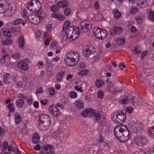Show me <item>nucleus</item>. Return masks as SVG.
I'll use <instances>...</instances> for the list:
<instances>
[{
	"label": "nucleus",
	"instance_id": "f257e3e1",
	"mask_svg": "<svg viewBox=\"0 0 154 154\" xmlns=\"http://www.w3.org/2000/svg\"><path fill=\"white\" fill-rule=\"evenodd\" d=\"M38 128L41 130H46L49 127L51 123L50 118L48 116L43 114L39 115Z\"/></svg>",
	"mask_w": 154,
	"mask_h": 154
},
{
	"label": "nucleus",
	"instance_id": "f03ea898",
	"mask_svg": "<svg viewBox=\"0 0 154 154\" xmlns=\"http://www.w3.org/2000/svg\"><path fill=\"white\" fill-rule=\"evenodd\" d=\"M92 25L90 21L84 20L80 23L79 27L77 28L79 32H86L89 31L92 28Z\"/></svg>",
	"mask_w": 154,
	"mask_h": 154
},
{
	"label": "nucleus",
	"instance_id": "7ed1b4c3",
	"mask_svg": "<svg viewBox=\"0 0 154 154\" xmlns=\"http://www.w3.org/2000/svg\"><path fill=\"white\" fill-rule=\"evenodd\" d=\"M142 130L141 125L140 123L132 122L131 124L129 131H126L128 133V135L130 134V132L132 134H137Z\"/></svg>",
	"mask_w": 154,
	"mask_h": 154
},
{
	"label": "nucleus",
	"instance_id": "20e7f679",
	"mask_svg": "<svg viewBox=\"0 0 154 154\" xmlns=\"http://www.w3.org/2000/svg\"><path fill=\"white\" fill-rule=\"evenodd\" d=\"M134 141L138 145L145 144L147 142V140L143 135H134Z\"/></svg>",
	"mask_w": 154,
	"mask_h": 154
},
{
	"label": "nucleus",
	"instance_id": "39448f33",
	"mask_svg": "<svg viewBox=\"0 0 154 154\" xmlns=\"http://www.w3.org/2000/svg\"><path fill=\"white\" fill-rule=\"evenodd\" d=\"M88 48L83 51V54L84 56L88 57L90 55L94 53L96 49L94 46L92 45L89 44L88 45Z\"/></svg>",
	"mask_w": 154,
	"mask_h": 154
},
{
	"label": "nucleus",
	"instance_id": "423d86ee",
	"mask_svg": "<svg viewBox=\"0 0 154 154\" xmlns=\"http://www.w3.org/2000/svg\"><path fill=\"white\" fill-rule=\"evenodd\" d=\"M65 63L67 66H73L76 64L77 60H75L69 57L67 55L64 58Z\"/></svg>",
	"mask_w": 154,
	"mask_h": 154
},
{
	"label": "nucleus",
	"instance_id": "0eeeda50",
	"mask_svg": "<svg viewBox=\"0 0 154 154\" xmlns=\"http://www.w3.org/2000/svg\"><path fill=\"white\" fill-rule=\"evenodd\" d=\"M25 60L20 61L17 63V66L20 69L24 71H27L28 70L29 67L28 64Z\"/></svg>",
	"mask_w": 154,
	"mask_h": 154
},
{
	"label": "nucleus",
	"instance_id": "6e6552de",
	"mask_svg": "<svg viewBox=\"0 0 154 154\" xmlns=\"http://www.w3.org/2000/svg\"><path fill=\"white\" fill-rule=\"evenodd\" d=\"M95 110L91 108H88L84 110L81 113L82 115L84 117H92L93 116Z\"/></svg>",
	"mask_w": 154,
	"mask_h": 154
},
{
	"label": "nucleus",
	"instance_id": "1a4fd4ad",
	"mask_svg": "<svg viewBox=\"0 0 154 154\" xmlns=\"http://www.w3.org/2000/svg\"><path fill=\"white\" fill-rule=\"evenodd\" d=\"M126 116L124 114L121 115H119L118 116L115 117L114 116L112 119L115 123L117 124H121L124 122L125 120Z\"/></svg>",
	"mask_w": 154,
	"mask_h": 154
},
{
	"label": "nucleus",
	"instance_id": "9d476101",
	"mask_svg": "<svg viewBox=\"0 0 154 154\" xmlns=\"http://www.w3.org/2000/svg\"><path fill=\"white\" fill-rule=\"evenodd\" d=\"M28 20L32 24H38L40 23L39 17L36 15L30 14L28 16Z\"/></svg>",
	"mask_w": 154,
	"mask_h": 154
},
{
	"label": "nucleus",
	"instance_id": "9b49d317",
	"mask_svg": "<svg viewBox=\"0 0 154 154\" xmlns=\"http://www.w3.org/2000/svg\"><path fill=\"white\" fill-rule=\"evenodd\" d=\"M67 55L69 57L75 60H77V63L78 62L79 58L78 53L75 51H70L67 53Z\"/></svg>",
	"mask_w": 154,
	"mask_h": 154
},
{
	"label": "nucleus",
	"instance_id": "f8f14e48",
	"mask_svg": "<svg viewBox=\"0 0 154 154\" xmlns=\"http://www.w3.org/2000/svg\"><path fill=\"white\" fill-rule=\"evenodd\" d=\"M54 147L49 144L43 145L42 147V152L41 154H47L50 151L53 150Z\"/></svg>",
	"mask_w": 154,
	"mask_h": 154
},
{
	"label": "nucleus",
	"instance_id": "ddd939ff",
	"mask_svg": "<svg viewBox=\"0 0 154 154\" xmlns=\"http://www.w3.org/2000/svg\"><path fill=\"white\" fill-rule=\"evenodd\" d=\"M77 28L75 27V29L73 27V26H70L68 29H66V32H65L67 36V39H69L71 38V35L77 29Z\"/></svg>",
	"mask_w": 154,
	"mask_h": 154
},
{
	"label": "nucleus",
	"instance_id": "4468645a",
	"mask_svg": "<svg viewBox=\"0 0 154 154\" xmlns=\"http://www.w3.org/2000/svg\"><path fill=\"white\" fill-rule=\"evenodd\" d=\"M115 137L120 142H124L129 139L130 135H115Z\"/></svg>",
	"mask_w": 154,
	"mask_h": 154
},
{
	"label": "nucleus",
	"instance_id": "2eb2a0df",
	"mask_svg": "<svg viewBox=\"0 0 154 154\" xmlns=\"http://www.w3.org/2000/svg\"><path fill=\"white\" fill-rule=\"evenodd\" d=\"M33 1L30 0L27 5V9L30 11L34 12H35L36 9L34 7Z\"/></svg>",
	"mask_w": 154,
	"mask_h": 154
},
{
	"label": "nucleus",
	"instance_id": "dca6fc26",
	"mask_svg": "<svg viewBox=\"0 0 154 154\" xmlns=\"http://www.w3.org/2000/svg\"><path fill=\"white\" fill-rule=\"evenodd\" d=\"M102 31V29H100L98 27H95L94 29L93 32L95 37L100 39L101 37V33Z\"/></svg>",
	"mask_w": 154,
	"mask_h": 154
},
{
	"label": "nucleus",
	"instance_id": "f3484780",
	"mask_svg": "<svg viewBox=\"0 0 154 154\" xmlns=\"http://www.w3.org/2000/svg\"><path fill=\"white\" fill-rule=\"evenodd\" d=\"M11 75L8 73H6L3 75V82L6 84L10 83Z\"/></svg>",
	"mask_w": 154,
	"mask_h": 154
},
{
	"label": "nucleus",
	"instance_id": "a211bd4d",
	"mask_svg": "<svg viewBox=\"0 0 154 154\" xmlns=\"http://www.w3.org/2000/svg\"><path fill=\"white\" fill-rule=\"evenodd\" d=\"M96 147V145L94 143L92 144L91 145L87 144L84 146V150L85 152H88L91 149H95Z\"/></svg>",
	"mask_w": 154,
	"mask_h": 154
},
{
	"label": "nucleus",
	"instance_id": "6ab92c4d",
	"mask_svg": "<svg viewBox=\"0 0 154 154\" xmlns=\"http://www.w3.org/2000/svg\"><path fill=\"white\" fill-rule=\"evenodd\" d=\"M137 4L138 6L142 8H146L147 5V1L146 0H142L139 1L137 2Z\"/></svg>",
	"mask_w": 154,
	"mask_h": 154
},
{
	"label": "nucleus",
	"instance_id": "aec40b11",
	"mask_svg": "<svg viewBox=\"0 0 154 154\" xmlns=\"http://www.w3.org/2000/svg\"><path fill=\"white\" fill-rule=\"evenodd\" d=\"M51 16L52 17L57 18L60 21L63 20L65 18V17L64 15H60L58 13H52Z\"/></svg>",
	"mask_w": 154,
	"mask_h": 154
},
{
	"label": "nucleus",
	"instance_id": "412c9836",
	"mask_svg": "<svg viewBox=\"0 0 154 154\" xmlns=\"http://www.w3.org/2000/svg\"><path fill=\"white\" fill-rule=\"evenodd\" d=\"M33 1L34 7L36 9V12L40 10L42 7L40 2L37 0H32Z\"/></svg>",
	"mask_w": 154,
	"mask_h": 154
},
{
	"label": "nucleus",
	"instance_id": "4be33fe9",
	"mask_svg": "<svg viewBox=\"0 0 154 154\" xmlns=\"http://www.w3.org/2000/svg\"><path fill=\"white\" fill-rule=\"evenodd\" d=\"M76 31L75 30V31L73 34H72L71 38H70L69 39L71 41H73L75 40L78 38L79 35L82 34V33L79 32L78 30Z\"/></svg>",
	"mask_w": 154,
	"mask_h": 154
},
{
	"label": "nucleus",
	"instance_id": "5701e85b",
	"mask_svg": "<svg viewBox=\"0 0 154 154\" xmlns=\"http://www.w3.org/2000/svg\"><path fill=\"white\" fill-rule=\"evenodd\" d=\"M66 73L65 71H61L58 73L57 77L56 80L58 82H60L62 79V77H64Z\"/></svg>",
	"mask_w": 154,
	"mask_h": 154
},
{
	"label": "nucleus",
	"instance_id": "b1692460",
	"mask_svg": "<svg viewBox=\"0 0 154 154\" xmlns=\"http://www.w3.org/2000/svg\"><path fill=\"white\" fill-rule=\"evenodd\" d=\"M68 5V2L66 1H60L57 3V6L63 8L67 7Z\"/></svg>",
	"mask_w": 154,
	"mask_h": 154
},
{
	"label": "nucleus",
	"instance_id": "393cba45",
	"mask_svg": "<svg viewBox=\"0 0 154 154\" xmlns=\"http://www.w3.org/2000/svg\"><path fill=\"white\" fill-rule=\"evenodd\" d=\"M25 44L23 37L22 35L19 36L18 38V44L20 48H23Z\"/></svg>",
	"mask_w": 154,
	"mask_h": 154
},
{
	"label": "nucleus",
	"instance_id": "a878e982",
	"mask_svg": "<svg viewBox=\"0 0 154 154\" xmlns=\"http://www.w3.org/2000/svg\"><path fill=\"white\" fill-rule=\"evenodd\" d=\"M125 39L124 38L119 37L116 38V44L119 45H122L125 43Z\"/></svg>",
	"mask_w": 154,
	"mask_h": 154
},
{
	"label": "nucleus",
	"instance_id": "bb28decb",
	"mask_svg": "<svg viewBox=\"0 0 154 154\" xmlns=\"http://www.w3.org/2000/svg\"><path fill=\"white\" fill-rule=\"evenodd\" d=\"M95 84L97 87L100 88L103 86L104 84V82L101 79H97L95 81Z\"/></svg>",
	"mask_w": 154,
	"mask_h": 154
},
{
	"label": "nucleus",
	"instance_id": "cd10ccee",
	"mask_svg": "<svg viewBox=\"0 0 154 154\" xmlns=\"http://www.w3.org/2000/svg\"><path fill=\"white\" fill-rule=\"evenodd\" d=\"M45 14L42 11L39 10L37 11V14L36 16L39 17L40 21L42 20L43 18H45Z\"/></svg>",
	"mask_w": 154,
	"mask_h": 154
},
{
	"label": "nucleus",
	"instance_id": "c85d7f7f",
	"mask_svg": "<svg viewBox=\"0 0 154 154\" xmlns=\"http://www.w3.org/2000/svg\"><path fill=\"white\" fill-rule=\"evenodd\" d=\"M74 104L77 108L79 109H81L84 107V105L82 101L80 100L75 101Z\"/></svg>",
	"mask_w": 154,
	"mask_h": 154
},
{
	"label": "nucleus",
	"instance_id": "c756f323",
	"mask_svg": "<svg viewBox=\"0 0 154 154\" xmlns=\"http://www.w3.org/2000/svg\"><path fill=\"white\" fill-rule=\"evenodd\" d=\"M113 29L114 32L117 34H120L122 32V28L119 26H115L113 27Z\"/></svg>",
	"mask_w": 154,
	"mask_h": 154
},
{
	"label": "nucleus",
	"instance_id": "7c9ffc66",
	"mask_svg": "<svg viewBox=\"0 0 154 154\" xmlns=\"http://www.w3.org/2000/svg\"><path fill=\"white\" fill-rule=\"evenodd\" d=\"M2 43L4 45H11L13 42L11 39V38L9 37L6 38L5 40L4 41L2 40Z\"/></svg>",
	"mask_w": 154,
	"mask_h": 154
},
{
	"label": "nucleus",
	"instance_id": "2f4dec72",
	"mask_svg": "<svg viewBox=\"0 0 154 154\" xmlns=\"http://www.w3.org/2000/svg\"><path fill=\"white\" fill-rule=\"evenodd\" d=\"M21 117L17 112L15 113V121L16 124H18L21 121Z\"/></svg>",
	"mask_w": 154,
	"mask_h": 154
},
{
	"label": "nucleus",
	"instance_id": "473e14b6",
	"mask_svg": "<svg viewBox=\"0 0 154 154\" xmlns=\"http://www.w3.org/2000/svg\"><path fill=\"white\" fill-rule=\"evenodd\" d=\"M2 31L5 36L9 37L11 36V33L8 28H3L2 29Z\"/></svg>",
	"mask_w": 154,
	"mask_h": 154
},
{
	"label": "nucleus",
	"instance_id": "72a5a7b5",
	"mask_svg": "<svg viewBox=\"0 0 154 154\" xmlns=\"http://www.w3.org/2000/svg\"><path fill=\"white\" fill-rule=\"evenodd\" d=\"M70 24V23L69 21H66L63 24L62 31L66 32V29H68L70 27L69 26Z\"/></svg>",
	"mask_w": 154,
	"mask_h": 154
},
{
	"label": "nucleus",
	"instance_id": "f704fd0d",
	"mask_svg": "<svg viewBox=\"0 0 154 154\" xmlns=\"http://www.w3.org/2000/svg\"><path fill=\"white\" fill-rule=\"evenodd\" d=\"M16 106L18 108H21L24 104V101L22 100H18L16 102Z\"/></svg>",
	"mask_w": 154,
	"mask_h": 154
},
{
	"label": "nucleus",
	"instance_id": "c9c22d12",
	"mask_svg": "<svg viewBox=\"0 0 154 154\" xmlns=\"http://www.w3.org/2000/svg\"><path fill=\"white\" fill-rule=\"evenodd\" d=\"M40 139L39 135H33L32 138V142L34 144H36L38 142Z\"/></svg>",
	"mask_w": 154,
	"mask_h": 154
},
{
	"label": "nucleus",
	"instance_id": "e433bc0d",
	"mask_svg": "<svg viewBox=\"0 0 154 154\" xmlns=\"http://www.w3.org/2000/svg\"><path fill=\"white\" fill-rule=\"evenodd\" d=\"M101 35V38H100V39H103L105 38L107 35L108 32L107 31L104 29H102Z\"/></svg>",
	"mask_w": 154,
	"mask_h": 154
},
{
	"label": "nucleus",
	"instance_id": "4c0bfd02",
	"mask_svg": "<svg viewBox=\"0 0 154 154\" xmlns=\"http://www.w3.org/2000/svg\"><path fill=\"white\" fill-rule=\"evenodd\" d=\"M148 18L151 21L154 22V11L152 10L150 11L148 13Z\"/></svg>",
	"mask_w": 154,
	"mask_h": 154
},
{
	"label": "nucleus",
	"instance_id": "58836bf2",
	"mask_svg": "<svg viewBox=\"0 0 154 154\" xmlns=\"http://www.w3.org/2000/svg\"><path fill=\"white\" fill-rule=\"evenodd\" d=\"M113 12H114V16L115 18L118 19L120 17L121 14L119 11L117 10L115 11V10H114Z\"/></svg>",
	"mask_w": 154,
	"mask_h": 154
},
{
	"label": "nucleus",
	"instance_id": "ea45409f",
	"mask_svg": "<svg viewBox=\"0 0 154 154\" xmlns=\"http://www.w3.org/2000/svg\"><path fill=\"white\" fill-rule=\"evenodd\" d=\"M57 108L55 106H51L49 108V112L52 115L53 112H54L55 111L57 110Z\"/></svg>",
	"mask_w": 154,
	"mask_h": 154
},
{
	"label": "nucleus",
	"instance_id": "a19ab883",
	"mask_svg": "<svg viewBox=\"0 0 154 154\" xmlns=\"http://www.w3.org/2000/svg\"><path fill=\"white\" fill-rule=\"evenodd\" d=\"M132 53L134 54H137L141 52V51L139 49V48L137 46H135L134 49L132 50Z\"/></svg>",
	"mask_w": 154,
	"mask_h": 154
},
{
	"label": "nucleus",
	"instance_id": "79ce46f5",
	"mask_svg": "<svg viewBox=\"0 0 154 154\" xmlns=\"http://www.w3.org/2000/svg\"><path fill=\"white\" fill-rule=\"evenodd\" d=\"M22 20L21 18H17L14 21L11 22V24L13 25H17L21 23Z\"/></svg>",
	"mask_w": 154,
	"mask_h": 154
},
{
	"label": "nucleus",
	"instance_id": "37998d69",
	"mask_svg": "<svg viewBox=\"0 0 154 154\" xmlns=\"http://www.w3.org/2000/svg\"><path fill=\"white\" fill-rule=\"evenodd\" d=\"M17 97L20 99L19 100L24 101L27 99V97L26 95H24L21 93H19L17 94Z\"/></svg>",
	"mask_w": 154,
	"mask_h": 154
},
{
	"label": "nucleus",
	"instance_id": "c03bdc74",
	"mask_svg": "<svg viewBox=\"0 0 154 154\" xmlns=\"http://www.w3.org/2000/svg\"><path fill=\"white\" fill-rule=\"evenodd\" d=\"M69 95L71 98H76L77 97L76 93L73 91H70L69 92Z\"/></svg>",
	"mask_w": 154,
	"mask_h": 154
},
{
	"label": "nucleus",
	"instance_id": "a18cd8bd",
	"mask_svg": "<svg viewBox=\"0 0 154 154\" xmlns=\"http://www.w3.org/2000/svg\"><path fill=\"white\" fill-rule=\"evenodd\" d=\"M8 107L9 108V111L11 112H14L15 111V109L12 103H11L8 105Z\"/></svg>",
	"mask_w": 154,
	"mask_h": 154
},
{
	"label": "nucleus",
	"instance_id": "49530a36",
	"mask_svg": "<svg viewBox=\"0 0 154 154\" xmlns=\"http://www.w3.org/2000/svg\"><path fill=\"white\" fill-rule=\"evenodd\" d=\"M89 70L85 69L80 71L78 74H80L81 75H84L87 74L89 73Z\"/></svg>",
	"mask_w": 154,
	"mask_h": 154
},
{
	"label": "nucleus",
	"instance_id": "de8ad7c7",
	"mask_svg": "<svg viewBox=\"0 0 154 154\" xmlns=\"http://www.w3.org/2000/svg\"><path fill=\"white\" fill-rule=\"evenodd\" d=\"M8 146V143L6 141L5 142L2 144V151H4L6 150V149H7Z\"/></svg>",
	"mask_w": 154,
	"mask_h": 154
},
{
	"label": "nucleus",
	"instance_id": "09e8293b",
	"mask_svg": "<svg viewBox=\"0 0 154 154\" xmlns=\"http://www.w3.org/2000/svg\"><path fill=\"white\" fill-rule=\"evenodd\" d=\"M148 135H154V126L148 129Z\"/></svg>",
	"mask_w": 154,
	"mask_h": 154
},
{
	"label": "nucleus",
	"instance_id": "8fccbe9b",
	"mask_svg": "<svg viewBox=\"0 0 154 154\" xmlns=\"http://www.w3.org/2000/svg\"><path fill=\"white\" fill-rule=\"evenodd\" d=\"M128 97H126L123 100H119V101L120 103H122L124 104H127L129 103V100H128Z\"/></svg>",
	"mask_w": 154,
	"mask_h": 154
},
{
	"label": "nucleus",
	"instance_id": "3c124183",
	"mask_svg": "<svg viewBox=\"0 0 154 154\" xmlns=\"http://www.w3.org/2000/svg\"><path fill=\"white\" fill-rule=\"evenodd\" d=\"M120 127L119 126H116L114 129V135L119 134Z\"/></svg>",
	"mask_w": 154,
	"mask_h": 154
},
{
	"label": "nucleus",
	"instance_id": "603ef678",
	"mask_svg": "<svg viewBox=\"0 0 154 154\" xmlns=\"http://www.w3.org/2000/svg\"><path fill=\"white\" fill-rule=\"evenodd\" d=\"M113 92L115 93L120 92L122 90V88L120 87H118L116 86H114Z\"/></svg>",
	"mask_w": 154,
	"mask_h": 154
},
{
	"label": "nucleus",
	"instance_id": "864d4df0",
	"mask_svg": "<svg viewBox=\"0 0 154 154\" xmlns=\"http://www.w3.org/2000/svg\"><path fill=\"white\" fill-rule=\"evenodd\" d=\"M95 112L94 113L93 116H94L95 119L96 120L98 121L100 120V118L101 116L100 114L99 113H97L95 114Z\"/></svg>",
	"mask_w": 154,
	"mask_h": 154
},
{
	"label": "nucleus",
	"instance_id": "5fc2aeb1",
	"mask_svg": "<svg viewBox=\"0 0 154 154\" xmlns=\"http://www.w3.org/2000/svg\"><path fill=\"white\" fill-rule=\"evenodd\" d=\"M71 12V10L69 8H67L65 9L64 11V13L65 15L67 16L70 14Z\"/></svg>",
	"mask_w": 154,
	"mask_h": 154
},
{
	"label": "nucleus",
	"instance_id": "6e6d98bb",
	"mask_svg": "<svg viewBox=\"0 0 154 154\" xmlns=\"http://www.w3.org/2000/svg\"><path fill=\"white\" fill-rule=\"evenodd\" d=\"M20 55L18 53H16L13 54L12 56V58L15 60H18L19 58Z\"/></svg>",
	"mask_w": 154,
	"mask_h": 154
},
{
	"label": "nucleus",
	"instance_id": "4d7b16f0",
	"mask_svg": "<svg viewBox=\"0 0 154 154\" xmlns=\"http://www.w3.org/2000/svg\"><path fill=\"white\" fill-rule=\"evenodd\" d=\"M45 60L47 66L48 67L50 66L51 65V63L48 57H46L45 58Z\"/></svg>",
	"mask_w": 154,
	"mask_h": 154
},
{
	"label": "nucleus",
	"instance_id": "13d9d810",
	"mask_svg": "<svg viewBox=\"0 0 154 154\" xmlns=\"http://www.w3.org/2000/svg\"><path fill=\"white\" fill-rule=\"evenodd\" d=\"M98 97L100 98H103L104 96V93L102 92L101 90H100L99 91L97 94Z\"/></svg>",
	"mask_w": 154,
	"mask_h": 154
},
{
	"label": "nucleus",
	"instance_id": "bf43d9fd",
	"mask_svg": "<svg viewBox=\"0 0 154 154\" xmlns=\"http://www.w3.org/2000/svg\"><path fill=\"white\" fill-rule=\"evenodd\" d=\"M51 10L53 12H57L58 11L59 9L55 5H54L51 7Z\"/></svg>",
	"mask_w": 154,
	"mask_h": 154
},
{
	"label": "nucleus",
	"instance_id": "052dcab7",
	"mask_svg": "<svg viewBox=\"0 0 154 154\" xmlns=\"http://www.w3.org/2000/svg\"><path fill=\"white\" fill-rule=\"evenodd\" d=\"M43 91V88L40 87L38 88L36 91V94L37 95L38 94L42 93Z\"/></svg>",
	"mask_w": 154,
	"mask_h": 154
},
{
	"label": "nucleus",
	"instance_id": "680f3d73",
	"mask_svg": "<svg viewBox=\"0 0 154 154\" xmlns=\"http://www.w3.org/2000/svg\"><path fill=\"white\" fill-rule=\"evenodd\" d=\"M57 46V42L55 41H53L50 44V48L51 49L54 48Z\"/></svg>",
	"mask_w": 154,
	"mask_h": 154
},
{
	"label": "nucleus",
	"instance_id": "e2e57ef3",
	"mask_svg": "<svg viewBox=\"0 0 154 154\" xmlns=\"http://www.w3.org/2000/svg\"><path fill=\"white\" fill-rule=\"evenodd\" d=\"M137 7H132L130 10V12L131 13L133 14L137 11Z\"/></svg>",
	"mask_w": 154,
	"mask_h": 154
},
{
	"label": "nucleus",
	"instance_id": "0e129e2a",
	"mask_svg": "<svg viewBox=\"0 0 154 154\" xmlns=\"http://www.w3.org/2000/svg\"><path fill=\"white\" fill-rule=\"evenodd\" d=\"M49 92L51 95H54L55 93L54 88L52 87L50 88H49Z\"/></svg>",
	"mask_w": 154,
	"mask_h": 154
},
{
	"label": "nucleus",
	"instance_id": "69168bd1",
	"mask_svg": "<svg viewBox=\"0 0 154 154\" xmlns=\"http://www.w3.org/2000/svg\"><path fill=\"white\" fill-rule=\"evenodd\" d=\"M52 26L51 24H48L46 26L47 31L48 32H50L52 29Z\"/></svg>",
	"mask_w": 154,
	"mask_h": 154
},
{
	"label": "nucleus",
	"instance_id": "338daca9",
	"mask_svg": "<svg viewBox=\"0 0 154 154\" xmlns=\"http://www.w3.org/2000/svg\"><path fill=\"white\" fill-rule=\"evenodd\" d=\"M54 134H63V132L62 131V130L60 128L58 129L57 131H55Z\"/></svg>",
	"mask_w": 154,
	"mask_h": 154
},
{
	"label": "nucleus",
	"instance_id": "774afa93",
	"mask_svg": "<svg viewBox=\"0 0 154 154\" xmlns=\"http://www.w3.org/2000/svg\"><path fill=\"white\" fill-rule=\"evenodd\" d=\"M124 114V113H123L122 111L119 110V111H117L116 113H115V117H116V116H118L119 115H123Z\"/></svg>",
	"mask_w": 154,
	"mask_h": 154
}]
</instances>
